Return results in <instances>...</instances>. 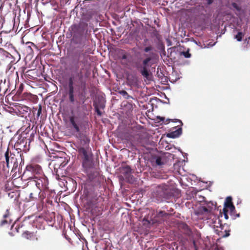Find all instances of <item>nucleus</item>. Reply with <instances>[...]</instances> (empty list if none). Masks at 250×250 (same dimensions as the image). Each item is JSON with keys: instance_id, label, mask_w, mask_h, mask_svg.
Masks as SVG:
<instances>
[{"instance_id": "1", "label": "nucleus", "mask_w": 250, "mask_h": 250, "mask_svg": "<svg viewBox=\"0 0 250 250\" xmlns=\"http://www.w3.org/2000/svg\"><path fill=\"white\" fill-rule=\"evenodd\" d=\"M80 151L79 155L81 159L83 170L86 173L88 178L92 180L98 175V173L94 169V162L91 151L86 152L84 149Z\"/></svg>"}, {"instance_id": "2", "label": "nucleus", "mask_w": 250, "mask_h": 250, "mask_svg": "<svg viewBox=\"0 0 250 250\" xmlns=\"http://www.w3.org/2000/svg\"><path fill=\"white\" fill-rule=\"evenodd\" d=\"M37 188L40 190L38 197L41 202L52 191L49 189V181L47 178L43 174L40 176H36L34 180Z\"/></svg>"}, {"instance_id": "3", "label": "nucleus", "mask_w": 250, "mask_h": 250, "mask_svg": "<svg viewBox=\"0 0 250 250\" xmlns=\"http://www.w3.org/2000/svg\"><path fill=\"white\" fill-rule=\"evenodd\" d=\"M81 55L84 56L83 53H76L73 57L71 63V67L70 69L71 70L73 75H76L78 77L79 81L82 83L83 76L82 70L83 68L80 69V66L81 64L84 63V62L81 60Z\"/></svg>"}, {"instance_id": "4", "label": "nucleus", "mask_w": 250, "mask_h": 250, "mask_svg": "<svg viewBox=\"0 0 250 250\" xmlns=\"http://www.w3.org/2000/svg\"><path fill=\"white\" fill-rule=\"evenodd\" d=\"M89 19V17L83 18L78 24L74 25L73 27L74 33L81 35H83L84 33H87L88 31L87 22Z\"/></svg>"}, {"instance_id": "5", "label": "nucleus", "mask_w": 250, "mask_h": 250, "mask_svg": "<svg viewBox=\"0 0 250 250\" xmlns=\"http://www.w3.org/2000/svg\"><path fill=\"white\" fill-rule=\"evenodd\" d=\"M4 156L7 167L8 168L12 167V171L16 172V170L18 167L19 164L15 155L11 152H9V148H8L5 153Z\"/></svg>"}, {"instance_id": "6", "label": "nucleus", "mask_w": 250, "mask_h": 250, "mask_svg": "<svg viewBox=\"0 0 250 250\" xmlns=\"http://www.w3.org/2000/svg\"><path fill=\"white\" fill-rule=\"evenodd\" d=\"M24 173H30L36 176H40L43 174V170L42 167L38 164L32 163L26 166ZM35 179V177H34Z\"/></svg>"}, {"instance_id": "7", "label": "nucleus", "mask_w": 250, "mask_h": 250, "mask_svg": "<svg viewBox=\"0 0 250 250\" xmlns=\"http://www.w3.org/2000/svg\"><path fill=\"white\" fill-rule=\"evenodd\" d=\"M223 208L229 210V214L233 217V219L240 216L239 214H235V208L232 202L231 197H227L226 198Z\"/></svg>"}, {"instance_id": "8", "label": "nucleus", "mask_w": 250, "mask_h": 250, "mask_svg": "<svg viewBox=\"0 0 250 250\" xmlns=\"http://www.w3.org/2000/svg\"><path fill=\"white\" fill-rule=\"evenodd\" d=\"M120 171L128 182L131 183L134 181V178L131 175L133 171L129 166L126 165L122 167Z\"/></svg>"}, {"instance_id": "9", "label": "nucleus", "mask_w": 250, "mask_h": 250, "mask_svg": "<svg viewBox=\"0 0 250 250\" xmlns=\"http://www.w3.org/2000/svg\"><path fill=\"white\" fill-rule=\"evenodd\" d=\"M90 139L88 137L86 136H84L82 137L80 141V145L77 147L78 153H80V151L82 149L85 150L86 152L91 151V148L89 147Z\"/></svg>"}, {"instance_id": "10", "label": "nucleus", "mask_w": 250, "mask_h": 250, "mask_svg": "<svg viewBox=\"0 0 250 250\" xmlns=\"http://www.w3.org/2000/svg\"><path fill=\"white\" fill-rule=\"evenodd\" d=\"M27 139L25 137L20 136L15 144L14 147L17 150L24 151L26 149Z\"/></svg>"}, {"instance_id": "11", "label": "nucleus", "mask_w": 250, "mask_h": 250, "mask_svg": "<svg viewBox=\"0 0 250 250\" xmlns=\"http://www.w3.org/2000/svg\"><path fill=\"white\" fill-rule=\"evenodd\" d=\"M24 226V224L23 223H21L19 225L18 227H16L15 229L17 232H20L21 231L20 229ZM21 231H22V236L27 239L32 240L36 237V235H35L34 232H30L27 230H21Z\"/></svg>"}, {"instance_id": "12", "label": "nucleus", "mask_w": 250, "mask_h": 250, "mask_svg": "<svg viewBox=\"0 0 250 250\" xmlns=\"http://www.w3.org/2000/svg\"><path fill=\"white\" fill-rule=\"evenodd\" d=\"M8 175V170L4 168V166L0 165V186L7 182V178Z\"/></svg>"}, {"instance_id": "13", "label": "nucleus", "mask_w": 250, "mask_h": 250, "mask_svg": "<svg viewBox=\"0 0 250 250\" xmlns=\"http://www.w3.org/2000/svg\"><path fill=\"white\" fill-rule=\"evenodd\" d=\"M72 40L75 44L81 45L82 46H84L85 44V40L83 39V35L77 34L76 33H74Z\"/></svg>"}, {"instance_id": "14", "label": "nucleus", "mask_w": 250, "mask_h": 250, "mask_svg": "<svg viewBox=\"0 0 250 250\" xmlns=\"http://www.w3.org/2000/svg\"><path fill=\"white\" fill-rule=\"evenodd\" d=\"M3 219L0 221V226H3L10 223V212L9 209H7L3 215Z\"/></svg>"}, {"instance_id": "15", "label": "nucleus", "mask_w": 250, "mask_h": 250, "mask_svg": "<svg viewBox=\"0 0 250 250\" xmlns=\"http://www.w3.org/2000/svg\"><path fill=\"white\" fill-rule=\"evenodd\" d=\"M168 214L164 211H160L155 216V220L161 223L164 221V218L168 216Z\"/></svg>"}, {"instance_id": "16", "label": "nucleus", "mask_w": 250, "mask_h": 250, "mask_svg": "<svg viewBox=\"0 0 250 250\" xmlns=\"http://www.w3.org/2000/svg\"><path fill=\"white\" fill-rule=\"evenodd\" d=\"M182 132V129L181 127H179L175 131H171L167 134V136L171 138H175L179 137Z\"/></svg>"}, {"instance_id": "17", "label": "nucleus", "mask_w": 250, "mask_h": 250, "mask_svg": "<svg viewBox=\"0 0 250 250\" xmlns=\"http://www.w3.org/2000/svg\"><path fill=\"white\" fill-rule=\"evenodd\" d=\"M69 121L72 127L74 128L77 132H79L80 130L79 126L76 123L75 121V117L74 116H71L69 117Z\"/></svg>"}, {"instance_id": "18", "label": "nucleus", "mask_w": 250, "mask_h": 250, "mask_svg": "<svg viewBox=\"0 0 250 250\" xmlns=\"http://www.w3.org/2000/svg\"><path fill=\"white\" fill-rule=\"evenodd\" d=\"M10 53L0 48V62L5 60L9 57Z\"/></svg>"}, {"instance_id": "19", "label": "nucleus", "mask_w": 250, "mask_h": 250, "mask_svg": "<svg viewBox=\"0 0 250 250\" xmlns=\"http://www.w3.org/2000/svg\"><path fill=\"white\" fill-rule=\"evenodd\" d=\"M94 107L97 106L98 108L104 109L105 107L104 101V99H99L98 101L94 104Z\"/></svg>"}, {"instance_id": "20", "label": "nucleus", "mask_w": 250, "mask_h": 250, "mask_svg": "<svg viewBox=\"0 0 250 250\" xmlns=\"http://www.w3.org/2000/svg\"><path fill=\"white\" fill-rule=\"evenodd\" d=\"M221 230L218 232V234L222 237H227L229 235V230L225 229L223 231V228L221 226Z\"/></svg>"}, {"instance_id": "21", "label": "nucleus", "mask_w": 250, "mask_h": 250, "mask_svg": "<svg viewBox=\"0 0 250 250\" xmlns=\"http://www.w3.org/2000/svg\"><path fill=\"white\" fill-rule=\"evenodd\" d=\"M77 80H78V77H76V75L72 74L68 80V87H73L74 82Z\"/></svg>"}, {"instance_id": "22", "label": "nucleus", "mask_w": 250, "mask_h": 250, "mask_svg": "<svg viewBox=\"0 0 250 250\" xmlns=\"http://www.w3.org/2000/svg\"><path fill=\"white\" fill-rule=\"evenodd\" d=\"M29 110V108L26 106H19L18 108L19 111L21 114H22V116H24V113H27Z\"/></svg>"}, {"instance_id": "23", "label": "nucleus", "mask_w": 250, "mask_h": 250, "mask_svg": "<svg viewBox=\"0 0 250 250\" xmlns=\"http://www.w3.org/2000/svg\"><path fill=\"white\" fill-rule=\"evenodd\" d=\"M141 74L146 79L148 78L149 72L147 70L146 66H144L143 69L141 71Z\"/></svg>"}, {"instance_id": "24", "label": "nucleus", "mask_w": 250, "mask_h": 250, "mask_svg": "<svg viewBox=\"0 0 250 250\" xmlns=\"http://www.w3.org/2000/svg\"><path fill=\"white\" fill-rule=\"evenodd\" d=\"M119 93H120V94H121L123 97H124L125 98V99H129L130 98H132V97L129 96L128 93H127V92L125 90H120L119 91Z\"/></svg>"}, {"instance_id": "25", "label": "nucleus", "mask_w": 250, "mask_h": 250, "mask_svg": "<svg viewBox=\"0 0 250 250\" xmlns=\"http://www.w3.org/2000/svg\"><path fill=\"white\" fill-rule=\"evenodd\" d=\"M157 119H159V122H162L163 123L165 124H167L170 122V121H172V120L169 119H167V120H165V118L164 117L160 116H158Z\"/></svg>"}, {"instance_id": "26", "label": "nucleus", "mask_w": 250, "mask_h": 250, "mask_svg": "<svg viewBox=\"0 0 250 250\" xmlns=\"http://www.w3.org/2000/svg\"><path fill=\"white\" fill-rule=\"evenodd\" d=\"M243 36L244 34L242 32H239L235 36V39H236L237 41L240 42L242 41Z\"/></svg>"}, {"instance_id": "27", "label": "nucleus", "mask_w": 250, "mask_h": 250, "mask_svg": "<svg viewBox=\"0 0 250 250\" xmlns=\"http://www.w3.org/2000/svg\"><path fill=\"white\" fill-rule=\"evenodd\" d=\"M155 163L157 166H162L164 165V163L162 161V159L160 157H157L156 158Z\"/></svg>"}, {"instance_id": "28", "label": "nucleus", "mask_w": 250, "mask_h": 250, "mask_svg": "<svg viewBox=\"0 0 250 250\" xmlns=\"http://www.w3.org/2000/svg\"><path fill=\"white\" fill-rule=\"evenodd\" d=\"M69 101L73 103L75 101L74 93H68Z\"/></svg>"}, {"instance_id": "29", "label": "nucleus", "mask_w": 250, "mask_h": 250, "mask_svg": "<svg viewBox=\"0 0 250 250\" xmlns=\"http://www.w3.org/2000/svg\"><path fill=\"white\" fill-rule=\"evenodd\" d=\"M42 112V106L41 104H39L38 106V111L37 113V118L38 119L39 117L41 116Z\"/></svg>"}, {"instance_id": "30", "label": "nucleus", "mask_w": 250, "mask_h": 250, "mask_svg": "<svg viewBox=\"0 0 250 250\" xmlns=\"http://www.w3.org/2000/svg\"><path fill=\"white\" fill-rule=\"evenodd\" d=\"M151 60V57H148L146 59H145L143 62V64L144 65V66H146V65L147 64V63Z\"/></svg>"}, {"instance_id": "31", "label": "nucleus", "mask_w": 250, "mask_h": 250, "mask_svg": "<svg viewBox=\"0 0 250 250\" xmlns=\"http://www.w3.org/2000/svg\"><path fill=\"white\" fill-rule=\"evenodd\" d=\"M229 212V210L226 209L225 208L223 209V213L224 215V217L226 219H228L229 218V216L228 214V212Z\"/></svg>"}, {"instance_id": "32", "label": "nucleus", "mask_w": 250, "mask_h": 250, "mask_svg": "<svg viewBox=\"0 0 250 250\" xmlns=\"http://www.w3.org/2000/svg\"><path fill=\"white\" fill-rule=\"evenodd\" d=\"M182 228L187 232H188L190 231V229L188 226L185 223H183L182 224Z\"/></svg>"}, {"instance_id": "33", "label": "nucleus", "mask_w": 250, "mask_h": 250, "mask_svg": "<svg viewBox=\"0 0 250 250\" xmlns=\"http://www.w3.org/2000/svg\"><path fill=\"white\" fill-rule=\"evenodd\" d=\"M153 49V47L152 45L148 46L146 47H145L144 49V51L145 52H148L150 51H151Z\"/></svg>"}, {"instance_id": "34", "label": "nucleus", "mask_w": 250, "mask_h": 250, "mask_svg": "<svg viewBox=\"0 0 250 250\" xmlns=\"http://www.w3.org/2000/svg\"><path fill=\"white\" fill-rule=\"evenodd\" d=\"M137 135L139 136V138L140 140V143H141L142 140V137H143V136L144 135L145 136H147V133H144L143 135L142 133H138V134H137Z\"/></svg>"}, {"instance_id": "35", "label": "nucleus", "mask_w": 250, "mask_h": 250, "mask_svg": "<svg viewBox=\"0 0 250 250\" xmlns=\"http://www.w3.org/2000/svg\"><path fill=\"white\" fill-rule=\"evenodd\" d=\"M232 7L233 8L236 9L237 10H238V11H240V7L238 5V4L236 3L233 2L232 3Z\"/></svg>"}, {"instance_id": "36", "label": "nucleus", "mask_w": 250, "mask_h": 250, "mask_svg": "<svg viewBox=\"0 0 250 250\" xmlns=\"http://www.w3.org/2000/svg\"><path fill=\"white\" fill-rule=\"evenodd\" d=\"M94 107H95V111L97 112V115L100 116H102V112L100 110V108H98L97 106Z\"/></svg>"}, {"instance_id": "37", "label": "nucleus", "mask_w": 250, "mask_h": 250, "mask_svg": "<svg viewBox=\"0 0 250 250\" xmlns=\"http://www.w3.org/2000/svg\"><path fill=\"white\" fill-rule=\"evenodd\" d=\"M94 107H95V111L97 112V115L100 116H102V112L100 110V108H98L97 106Z\"/></svg>"}, {"instance_id": "38", "label": "nucleus", "mask_w": 250, "mask_h": 250, "mask_svg": "<svg viewBox=\"0 0 250 250\" xmlns=\"http://www.w3.org/2000/svg\"><path fill=\"white\" fill-rule=\"evenodd\" d=\"M183 55L185 58H188L191 57V54L188 52V51L183 52Z\"/></svg>"}, {"instance_id": "39", "label": "nucleus", "mask_w": 250, "mask_h": 250, "mask_svg": "<svg viewBox=\"0 0 250 250\" xmlns=\"http://www.w3.org/2000/svg\"><path fill=\"white\" fill-rule=\"evenodd\" d=\"M29 198H30V201H33V200H34L35 199H36L37 197L34 196L33 193H31L29 195Z\"/></svg>"}, {"instance_id": "40", "label": "nucleus", "mask_w": 250, "mask_h": 250, "mask_svg": "<svg viewBox=\"0 0 250 250\" xmlns=\"http://www.w3.org/2000/svg\"><path fill=\"white\" fill-rule=\"evenodd\" d=\"M68 93H74V86L73 87H68Z\"/></svg>"}, {"instance_id": "41", "label": "nucleus", "mask_w": 250, "mask_h": 250, "mask_svg": "<svg viewBox=\"0 0 250 250\" xmlns=\"http://www.w3.org/2000/svg\"><path fill=\"white\" fill-rule=\"evenodd\" d=\"M213 2V0H207V4L208 5H210L211 4H212Z\"/></svg>"}, {"instance_id": "42", "label": "nucleus", "mask_w": 250, "mask_h": 250, "mask_svg": "<svg viewBox=\"0 0 250 250\" xmlns=\"http://www.w3.org/2000/svg\"><path fill=\"white\" fill-rule=\"evenodd\" d=\"M126 59H127V55L125 54H124L121 57V59L125 60Z\"/></svg>"}, {"instance_id": "43", "label": "nucleus", "mask_w": 250, "mask_h": 250, "mask_svg": "<svg viewBox=\"0 0 250 250\" xmlns=\"http://www.w3.org/2000/svg\"><path fill=\"white\" fill-rule=\"evenodd\" d=\"M193 246H194L195 250H198V248H197V247L196 246V243H195V241H193Z\"/></svg>"}, {"instance_id": "44", "label": "nucleus", "mask_w": 250, "mask_h": 250, "mask_svg": "<svg viewBox=\"0 0 250 250\" xmlns=\"http://www.w3.org/2000/svg\"><path fill=\"white\" fill-rule=\"evenodd\" d=\"M2 83V80H0V93L2 91V87H1V84Z\"/></svg>"}, {"instance_id": "45", "label": "nucleus", "mask_w": 250, "mask_h": 250, "mask_svg": "<svg viewBox=\"0 0 250 250\" xmlns=\"http://www.w3.org/2000/svg\"><path fill=\"white\" fill-rule=\"evenodd\" d=\"M203 210L204 212H208V209L206 207H203Z\"/></svg>"}, {"instance_id": "46", "label": "nucleus", "mask_w": 250, "mask_h": 250, "mask_svg": "<svg viewBox=\"0 0 250 250\" xmlns=\"http://www.w3.org/2000/svg\"><path fill=\"white\" fill-rule=\"evenodd\" d=\"M51 218H52V217L54 218L55 217V213L54 212H52L51 214Z\"/></svg>"}, {"instance_id": "47", "label": "nucleus", "mask_w": 250, "mask_h": 250, "mask_svg": "<svg viewBox=\"0 0 250 250\" xmlns=\"http://www.w3.org/2000/svg\"><path fill=\"white\" fill-rule=\"evenodd\" d=\"M175 120L177 121V122H179L180 124H182V122L180 120L178 119H176Z\"/></svg>"}, {"instance_id": "48", "label": "nucleus", "mask_w": 250, "mask_h": 250, "mask_svg": "<svg viewBox=\"0 0 250 250\" xmlns=\"http://www.w3.org/2000/svg\"><path fill=\"white\" fill-rule=\"evenodd\" d=\"M9 234H10L11 235L13 236V235L12 234V233H9Z\"/></svg>"}]
</instances>
